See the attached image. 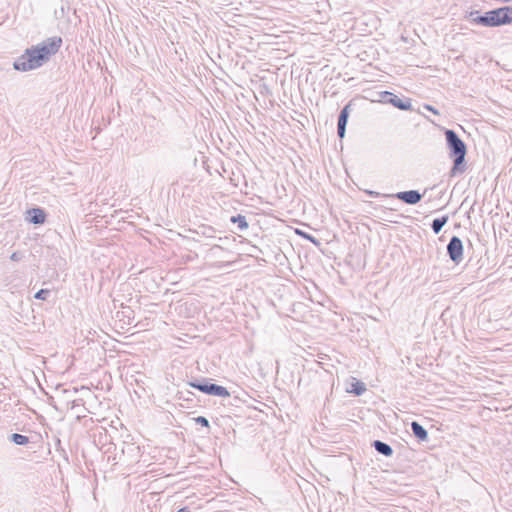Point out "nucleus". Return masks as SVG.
<instances>
[{"label":"nucleus","instance_id":"b1692460","mask_svg":"<svg viewBox=\"0 0 512 512\" xmlns=\"http://www.w3.org/2000/svg\"><path fill=\"white\" fill-rule=\"evenodd\" d=\"M396 508L394 505L392 504H386V508H385V511L386 512H395Z\"/></svg>","mask_w":512,"mask_h":512},{"label":"nucleus","instance_id":"393cba45","mask_svg":"<svg viewBox=\"0 0 512 512\" xmlns=\"http://www.w3.org/2000/svg\"><path fill=\"white\" fill-rule=\"evenodd\" d=\"M393 454V449L390 445L386 444V457H389Z\"/></svg>","mask_w":512,"mask_h":512},{"label":"nucleus","instance_id":"0eeeda50","mask_svg":"<svg viewBox=\"0 0 512 512\" xmlns=\"http://www.w3.org/2000/svg\"><path fill=\"white\" fill-rule=\"evenodd\" d=\"M386 104H391L395 108L403 111L412 110L411 100L410 98L403 97L400 98L396 94L386 91Z\"/></svg>","mask_w":512,"mask_h":512},{"label":"nucleus","instance_id":"a878e982","mask_svg":"<svg viewBox=\"0 0 512 512\" xmlns=\"http://www.w3.org/2000/svg\"><path fill=\"white\" fill-rule=\"evenodd\" d=\"M364 192H365V194H367V195H369V196H371V197H373V196H379V195H380V193H378V192H374V191H371V190H365Z\"/></svg>","mask_w":512,"mask_h":512},{"label":"nucleus","instance_id":"dca6fc26","mask_svg":"<svg viewBox=\"0 0 512 512\" xmlns=\"http://www.w3.org/2000/svg\"><path fill=\"white\" fill-rule=\"evenodd\" d=\"M122 453L123 454L127 453L132 458H134L139 453V446H136L134 444L124 443L123 447H122Z\"/></svg>","mask_w":512,"mask_h":512},{"label":"nucleus","instance_id":"bb28decb","mask_svg":"<svg viewBox=\"0 0 512 512\" xmlns=\"http://www.w3.org/2000/svg\"><path fill=\"white\" fill-rule=\"evenodd\" d=\"M373 221H374V224L376 225L375 230H376L377 232H379L378 227H379V228H381V229H383V226H382L383 224H382L381 222H378V221H376V220H373Z\"/></svg>","mask_w":512,"mask_h":512},{"label":"nucleus","instance_id":"ddd939ff","mask_svg":"<svg viewBox=\"0 0 512 512\" xmlns=\"http://www.w3.org/2000/svg\"><path fill=\"white\" fill-rule=\"evenodd\" d=\"M9 439L11 442H13L16 445L19 446H25L30 442V439L28 436L19 434V433H13L9 436Z\"/></svg>","mask_w":512,"mask_h":512},{"label":"nucleus","instance_id":"9b49d317","mask_svg":"<svg viewBox=\"0 0 512 512\" xmlns=\"http://www.w3.org/2000/svg\"><path fill=\"white\" fill-rule=\"evenodd\" d=\"M411 431L419 441L424 442L428 440L427 430L417 421L411 423Z\"/></svg>","mask_w":512,"mask_h":512},{"label":"nucleus","instance_id":"2f4dec72","mask_svg":"<svg viewBox=\"0 0 512 512\" xmlns=\"http://www.w3.org/2000/svg\"><path fill=\"white\" fill-rule=\"evenodd\" d=\"M375 217H377L378 219H381V216H378L376 214H373Z\"/></svg>","mask_w":512,"mask_h":512},{"label":"nucleus","instance_id":"4468645a","mask_svg":"<svg viewBox=\"0 0 512 512\" xmlns=\"http://www.w3.org/2000/svg\"><path fill=\"white\" fill-rule=\"evenodd\" d=\"M230 221L234 224H237L238 225V228L243 231L245 229L248 228V222L246 220V217L241 215V214H238V215H235V216H232L230 218Z\"/></svg>","mask_w":512,"mask_h":512},{"label":"nucleus","instance_id":"9d476101","mask_svg":"<svg viewBox=\"0 0 512 512\" xmlns=\"http://www.w3.org/2000/svg\"><path fill=\"white\" fill-rule=\"evenodd\" d=\"M365 95L363 96L365 99L369 100L373 103H384V91L378 90L377 87L372 89H367L364 91Z\"/></svg>","mask_w":512,"mask_h":512},{"label":"nucleus","instance_id":"2eb2a0df","mask_svg":"<svg viewBox=\"0 0 512 512\" xmlns=\"http://www.w3.org/2000/svg\"><path fill=\"white\" fill-rule=\"evenodd\" d=\"M195 233L206 238H213L215 229L211 226H200L199 229L195 231Z\"/></svg>","mask_w":512,"mask_h":512},{"label":"nucleus","instance_id":"20e7f679","mask_svg":"<svg viewBox=\"0 0 512 512\" xmlns=\"http://www.w3.org/2000/svg\"><path fill=\"white\" fill-rule=\"evenodd\" d=\"M187 384L190 387L197 389L200 392L207 394V395L217 396V397H222V398H227L230 396V392L228 391V389L226 387L212 383L211 379H209V378L202 377L200 379L188 381Z\"/></svg>","mask_w":512,"mask_h":512},{"label":"nucleus","instance_id":"6e6552de","mask_svg":"<svg viewBox=\"0 0 512 512\" xmlns=\"http://www.w3.org/2000/svg\"><path fill=\"white\" fill-rule=\"evenodd\" d=\"M352 101H349L340 111L337 123V134L340 139L344 138L346 126L351 112Z\"/></svg>","mask_w":512,"mask_h":512},{"label":"nucleus","instance_id":"6ab92c4d","mask_svg":"<svg viewBox=\"0 0 512 512\" xmlns=\"http://www.w3.org/2000/svg\"><path fill=\"white\" fill-rule=\"evenodd\" d=\"M193 421L196 424L201 425L202 427L210 429L209 420L206 417H204V416L195 417V418H193Z\"/></svg>","mask_w":512,"mask_h":512},{"label":"nucleus","instance_id":"423d86ee","mask_svg":"<svg viewBox=\"0 0 512 512\" xmlns=\"http://www.w3.org/2000/svg\"><path fill=\"white\" fill-rule=\"evenodd\" d=\"M422 194L418 190L402 191L395 194H386V198H394L403 201L409 205H415L422 199Z\"/></svg>","mask_w":512,"mask_h":512},{"label":"nucleus","instance_id":"5701e85b","mask_svg":"<svg viewBox=\"0 0 512 512\" xmlns=\"http://www.w3.org/2000/svg\"><path fill=\"white\" fill-rule=\"evenodd\" d=\"M424 108L427 109L428 111H431L432 113H434L436 115L439 114V112L431 105L425 104Z\"/></svg>","mask_w":512,"mask_h":512},{"label":"nucleus","instance_id":"f3484780","mask_svg":"<svg viewBox=\"0 0 512 512\" xmlns=\"http://www.w3.org/2000/svg\"><path fill=\"white\" fill-rule=\"evenodd\" d=\"M366 390L365 384L361 381H355L351 383V387L348 390L351 393H354L355 395L359 396Z\"/></svg>","mask_w":512,"mask_h":512},{"label":"nucleus","instance_id":"f03ea898","mask_svg":"<svg viewBox=\"0 0 512 512\" xmlns=\"http://www.w3.org/2000/svg\"><path fill=\"white\" fill-rule=\"evenodd\" d=\"M465 18L470 20L472 24L483 27H500L512 23V7L502 6L479 14L477 10H471L465 14Z\"/></svg>","mask_w":512,"mask_h":512},{"label":"nucleus","instance_id":"7ed1b4c3","mask_svg":"<svg viewBox=\"0 0 512 512\" xmlns=\"http://www.w3.org/2000/svg\"><path fill=\"white\" fill-rule=\"evenodd\" d=\"M444 134L449 150V157L453 160L449 174L451 177H455L458 174L464 173L467 168L465 159L467 146L454 130L446 129Z\"/></svg>","mask_w":512,"mask_h":512},{"label":"nucleus","instance_id":"c85d7f7f","mask_svg":"<svg viewBox=\"0 0 512 512\" xmlns=\"http://www.w3.org/2000/svg\"><path fill=\"white\" fill-rule=\"evenodd\" d=\"M305 238L309 239L310 241H314V237L308 234H303Z\"/></svg>","mask_w":512,"mask_h":512},{"label":"nucleus","instance_id":"f257e3e1","mask_svg":"<svg viewBox=\"0 0 512 512\" xmlns=\"http://www.w3.org/2000/svg\"><path fill=\"white\" fill-rule=\"evenodd\" d=\"M61 45V37H50L27 48L21 56L15 59L13 67L22 72L37 69L49 61L50 57L59 51Z\"/></svg>","mask_w":512,"mask_h":512},{"label":"nucleus","instance_id":"f8f14e48","mask_svg":"<svg viewBox=\"0 0 512 512\" xmlns=\"http://www.w3.org/2000/svg\"><path fill=\"white\" fill-rule=\"evenodd\" d=\"M448 215H444L440 218H435L431 223V229L434 234H439L443 226L448 222Z\"/></svg>","mask_w":512,"mask_h":512},{"label":"nucleus","instance_id":"7c9ffc66","mask_svg":"<svg viewBox=\"0 0 512 512\" xmlns=\"http://www.w3.org/2000/svg\"><path fill=\"white\" fill-rule=\"evenodd\" d=\"M131 313H133V311H132V310H130V309H129V312H126V316H127V318H131V316H130V314H131Z\"/></svg>","mask_w":512,"mask_h":512},{"label":"nucleus","instance_id":"c756f323","mask_svg":"<svg viewBox=\"0 0 512 512\" xmlns=\"http://www.w3.org/2000/svg\"><path fill=\"white\" fill-rule=\"evenodd\" d=\"M131 313H133V311H132V310H130V309H129V312H126V316H127V318H131V316H130V314H131Z\"/></svg>","mask_w":512,"mask_h":512},{"label":"nucleus","instance_id":"39448f33","mask_svg":"<svg viewBox=\"0 0 512 512\" xmlns=\"http://www.w3.org/2000/svg\"><path fill=\"white\" fill-rule=\"evenodd\" d=\"M447 254L451 261L458 265L463 260V243L458 236H452L447 244Z\"/></svg>","mask_w":512,"mask_h":512},{"label":"nucleus","instance_id":"4be33fe9","mask_svg":"<svg viewBox=\"0 0 512 512\" xmlns=\"http://www.w3.org/2000/svg\"><path fill=\"white\" fill-rule=\"evenodd\" d=\"M23 258H24V253L20 252V251H15L10 256V259L14 262H19V261L23 260Z\"/></svg>","mask_w":512,"mask_h":512},{"label":"nucleus","instance_id":"412c9836","mask_svg":"<svg viewBox=\"0 0 512 512\" xmlns=\"http://www.w3.org/2000/svg\"><path fill=\"white\" fill-rule=\"evenodd\" d=\"M178 398L179 399H182L184 401H192V396H194V393L190 392V391H187L186 392V395L184 392H178Z\"/></svg>","mask_w":512,"mask_h":512},{"label":"nucleus","instance_id":"1a4fd4ad","mask_svg":"<svg viewBox=\"0 0 512 512\" xmlns=\"http://www.w3.org/2000/svg\"><path fill=\"white\" fill-rule=\"evenodd\" d=\"M29 223L41 225L46 221V212L43 208L34 207L26 211V218Z\"/></svg>","mask_w":512,"mask_h":512},{"label":"nucleus","instance_id":"cd10ccee","mask_svg":"<svg viewBox=\"0 0 512 512\" xmlns=\"http://www.w3.org/2000/svg\"><path fill=\"white\" fill-rule=\"evenodd\" d=\"M176 512H191V510L189 509V507H182L178 509Z\"/></svg>","mask_w":512,"mask_h":512},{"label":"nucleus","instance_id":"aec40b11","mask_svg":"<svg viewBox=\"0 0 512 512\" xmlns=\"http://www.w3.org/2000/svg\"><path fill=\"white\" fill-rule=\"evenodd\" d=\"M372 445L378 453L384 455V441L375 440Z\"/></svg>","mask_w":512,"mask_h":512},{"label":"nucleus","instance_id":"a211bd4d","mask_svg":"<svg viewBox=\"0 0 512 512\" xmlns=\"http://www.w3.org/2000/svg\"><path fill=\"white\" fill-rule=\"evenodd\" d=\"M49 295H50V290L49 289H40L39 291H37L35 293L34 298L38 299V300L45 301V300H47Z\"/></svg>","mask_w":512,"mask_h":512}]
</instances>
